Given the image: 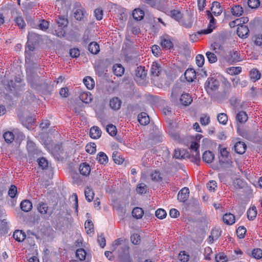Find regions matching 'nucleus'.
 Wrapping results in <instances>:
<instances>
[{"label": "nucleus", "mask_w": 262, "mask_h": 262, "mask_svg": "<svg viewBox=\"0 0 262 262\" xmlns=\"http://www.w3.org/2000/svg\"><path fill=\"white\" fill-rule=\"evenodd\" d=\"M112 157L116 164H121L124 162V159L120 157L119 154L117 151L113 152Z\"/></svg>", "instance_id": "obj_46"}, {"label": "nucleus", "mask_w": 262, "mask_h": 262, "mask_svg": "<svg viewBox=\"0 0 262 262\" xmlns=\"http://www.w3.org/2000/svg\"><path fill=\"white\" fill-rule=\"evenodd\" d=\"M114 74L117 76H122L124 72V69L120 64H116L113 67Z\"/></svg>", "instance_id": "obj_28"}, {"label": "nucleus", "mask_w": 262, "mask_h": 262, "mask_svg": "<svg viewBox=\"0 0 262 262\" xmlns=\"http://www.w3.org/2000/svg\"><path fill=\"white\" fill-rule=\"evenodd\" d=\"M247 217L249 220L253 221L257 215V209L255 206L250 207L247 212Z\"/></svg>", "instance_id": "obj_30"}, {"label": "nucleus", "mask_w": 262, "mask_h": 262, "mask_svg": "<svg viewBox=\"0 0 262 262\" xmlns=\"http://www.w3.org/2000/svg\"><path fill=\"white\" fill-rule=\"evenodd\" d=\"M38 38L37 35L34 33L29 32L28 35V41L27 43V48L28 51H32L34 49V45L35 41L34 39Z\"/></svg>", "instance_id": "obj_7"}, {"label": "nucleus", "mask_w": 262, "mask_h": 262, "mask_svg": "<svg viewBox=\"0 0 262 262\" xmlns=\"http://www.w3.org/2000/svg\"><path fill=\"white\" fill-rule=\"evenodd\" d=\"M243 59V58L241 56L239 51L235 50L230 51L227 55V61L232 64L241 61Z\"/></svg>", "instance_id": "obj_3"}, {"label": "nucleus", "mask_w": 262, "mask_h": 262, "mask_svg": "<svg viewBox=\"0 0 262 262\" xmlns=\"http://www.w3.org/2000/svg\"><path fill=\"white\" fill-rule=\"evenodd\" d=\"M15 21L19 28L24 29L26 27L25 22L21 16L16 17Z\"/></svg>", "instance_id": "obj_58"}, {"label": "nucleus", "mask_w": 262, "mask_h": 262, "mask_svg": "<svg viewBox=\"0 0 262 262\" xmlns=\"http://www.w3.org/2000/svg\"><path fill=\"white\" fill-rule=\"evenodd\" d=\"M13 237L17 242H23L26 238V234L22 230H15L13 233Z\"/></svg>", "instance_id": "obj_24"}, {"label": "nucleus", "mask_w": 262, "mask_h": 262, "mask_svg": "<svg viewBox=\"0 0 262 262\" xmlns=\"http://www.w3.org/2000/svg\"><path fill=\"white\" fill-rule=\"evenodd\" d=\"M37 210L41 214H45L48 210V206L46 203L41 202L38 205Z\"/></svg>", "instance_id": "obj_42"}, {"label": "nucleus", "mask_w": 262, "mask_h": 262, "mask_svg": "<svg viewBox=\"0 0 262 262\" xmlns=\"http://www.w3.org/2000/svg\"><path fill=\"white\" fill-rule=\"evenodd\" d=\"M27 148L29 152H34L36 150V145L33 141L29 140L27 143Z\"/></svg>", "instance_id": "obj_56"}, {"label": "nucleus", "mask_w": 262, "mask_h": 262, "mask_svg": "<svg viewBox=\"0 0 262 262\" xmlns=\"http://www.w3.org/2000/svg\"><path fill=\"white\" fill-rule=\"evenodd\" d=\"M57 23L60 28H64L67 26L68 21L64 16H60L57 19Z\"/></svg>", "instance_id": "obj_49"}, {"label": "nucleus", "mask_w": 262, "mask_h": 262, "mask_svg": "<svg viewBox=\"0 0 262 262\" xmlns=\"http://www.w3.org/2000/svg\"><path fill=\"white\" fill-rule=\"evenodd\" d=\"M161 71V68L160 65L156 62H152L150 68L151 75L155 77L158 76Z\"/></svg>", "instance_id": "obj_17"}, {"label": "nucleus", "mask_w": 262, "mask_h": 262, "mask_svg": "<svg viewBox=\"0 0 262 262\" xmlns=\"http://www.w3.org/2000/svg\"><path fill=\"white\" fill-rule=\"evenodd\" d=\"M252 255L254 258L259 259L262 257V250L259 248L255 249L252 252Z\"/></svg>", "instance_id": "obj_60"}, {"label": "nucleus", "mask_w": 262, "mask_h": 262, "mask_svg": "<svg viewBox=\"0 0 262 262\" xmlns=\"http://www.w3.org/2000/svg\"><path fill=\"white\" fill-rule=\"evenodd\" d=\"M211 11L213 13L220 15L222 13V9L220 4L217 2H214L211 7Z\"/></svg>", "instance_id": "obj_36"}, {"label": "nucleus", "mask_w": 262, "mask_h": 262, "mask_svg": "<svg viewBox=\"0 0 262 262\" xmlns=\"http://www.w3.org/2000/svg\"><path fill=\"white\" fill-rule=\"evenodd\" d=\"M259 5V0H248V5L251 9L257 8Z\"/></svg>", "instance_id": "obj_63"}, {"label": "nucleus", "mask_w": 262, "mask_h": 262, "mask_svg": "<svg viewBox=\"0 0 262 262\" xmlns=\"http://www.w3.org/2000/svg\"><path fill=\"white\" fill-rule=\"evenodd\" d=\"M224 224L227 225H232L235 222V217L233 214L231 213H225L222 218Z\"/></svg>", "instance_id": "obj_8"}, {"label": "nucleus", "mask_w": 262, "mask_h": 262, "mask_svg": "<svg viewBox=\"0 0 262 262\" xmlns=\"http://www.w3.org/2000/svg\"><path fill=\"white\" fill-rule=\"evenodd\" d=\"M96 159L98 163L102 165H106L108 161V158L107 155L102 151L99 152L97 155Z\"/></svg>", "instance_id": "obj_21"}, {"label": "nucleus", "mask_w": 262, "mask_h": 262, "mask_svg": "<svg viewBox=\"0 0 262 262\" xmlns=\"http://www.w3.org/2000/svg\"><path fill=\"white\" fill-rule=\"evenodd\" d=\"M219 86V81L214 77H208L204 84V88L209 95H214Z\"/></svg>", "instance_id": "obj_1"}, {"label": "nucleus", "mask_w": 262, "mask_h": 262, "mask_svg": "<svg viewBox=\"0 0 262 262\" xmlns=\"http://www.w3.org/2000/svg\"><path fill=\"white\" fill-rule=\"evenodd\" d=\"M138 120L141 125H146L149 122V118L146 113L142 112L138 115Z\"/></svg>", "instance_id": "obj_18"}, {"label": "nucleus", "mask_w": 262, "mask_h": 262, "mask_svg": "<svg viewBox=\"0 0 262 262\" xmlns=\"http://www.w3.org/2000/svg\"><path fill=\"white\" fill-rule=\"evenodd\" d=\"M231 12L233 15L236 17H239L242 15L243 14L244 10L241 5H236L232 7Z\"/></svg>", "instance_id": "obj_22"}, {"label": "nucleus", "mask_w": 262, "mask_h": 262, "mask_svg": "<svg viewBox=\"0 0 262 262\" xmlns=\"http://www.w3.org/2000/svg\"><path fill=\"white\" fill-rule=\"evenodd\" d=\"M156 216L160 219H164L167 215L166 212L163 209H158L155 212Z\"/></svg>", "instance_id": "obj_55"}, {"label": "nucleus", "mask_w": 262, "mask_h": 262, "mask_svg": "<svg viewBox=\"0 0 262 262\" xmlns=\"http://www.w3.org/2000/svg\"><path fill=\"white\" fill-rule=\"evenodd\" d=\"M89 51L93 54H97L100 51L99 45L96 42H92L89 45Z\"/></svg>", "instance_id": "obj_26"}, {"label": "nucleus", "mask_w": 262, "mask_h": 262, "mask_svg": "<svg viewBox=\"0 0 262 262\" xmlns=\"http://www.w3.org/2000/svg\"><path fill=\"white\" fill-rule=\"evenodd\" d=\"M160 46L163 50H170L173 47L171 38L168 35L160 37Z\"/></svg>", "instance_id": "obj_5"}, {"label": "nucleus", "mask_w": 262, "mask_h": 262, "mask_svg": "<svg viewBox=\"0 0 262 262\" xmlns=\"http://www.w3.org/2000/svg\"><path fill=\"white\" fill-rule=\"evenodd\" d=\"M204 162L207 163H211L214 159V154L210 151H205L202 156Z\"/></svg>", "instance_id": "obj_20"}, {"label": "nucleus", "mask_w": 262, "mask_h": 262, "mask_svg": "<svg viewBox=\"0 0 262 262\" xmlns=\"http://www.w3.org/2000/svg\"><path fill=\"white\" fill-rule=\"evenodd\" d=\"M79 170L81 174L84 176H88L91 172V169L90 165L84 162L80 164Z\"/></svg>", "instance_id": "obj_11"}, {"label": "nucleus", "mask_w": 262, "mask_h": 262, "mask_svg": "<svg viewBox=\"0 0 262 262\" xmlns=\"http://www.w3.org/2000/svg\"><path fill=\"white\" fill-rule=\"evenodd\" d=\"M122 102L118 97H114L110 101V106L114 110H119L121 105Z\"/></svg>", "instance_id": "obj_16"}, {"label": "nucleus", "mask_w": 262, "mask_h": 262, "mask_svg": "<svg viewBox=\"0 0 262 262\" xmlns=\"http://www.w3.org/2000/svg\"><path fill=\"white\" fill-rule=\"evenodd\" d=\"M249 32L248 27L244 25H241L237 27V34L241 38L246 37Z\"/></svg>", "instance_id": "obj_10"}, {"label": "nucleus", "mask_w": 262, "mask_h": 262, "mask_svg": "<svg viewBox=\"0 0 262 262\" xmlns=\"http://www.w3.org/2000/svg\"><path fill=\"white\" fill-rule=\"evenodd\" d=\"M85 150L90 154H95L96 151V145L94 143L91 142L85 146Z\"/></svg>", "instance_id": "obj_44"}, {"label": "nucleus", "mask_w": 262, "mask_h": 262, "mask_svg": "<svg viewBox=\"0 0 262 262\" xmlns=\"http://www.w3.org/2000/svg\"><path fill=\"white\" fill-rule=\"evenodd\" d=\"M84 195L86 200L90 202L94 199V193L93 190L89 187H87L84 191Z\"/></svg>", "instance_id": "obj_35"}, {"label": "nucleus", "mask_w": 262, "mask_h": 262, "mask_svg": "<svg viewBox=\"0 0 262 262\" xmlns=\"http://www.w3.org/2000/svg\"><path fill=\"white\" fill-rule=\"evenodd\" d=\"M206 15L208 19L209 20V24L207 29L202 30L201 32V34H208L211 33L215 28V19L209 10L206 11Z\"/></svg>", "instance_id": "obj_4"}, {"label": "nucleus", "mask_w": 262, "mask_h": 262, "mask_svg": "<svg viewBox=\"0 0 262 262\" xmlns=\"http://www.w3.org/2000/svg\"><path fill=\"white\" fill-rule=\"evenodd\" d=\"M80 99L84 103H89L93 99L92 94L89 92H82L79 95Z\"/></svg>", "instance_id": "obj_15"}, {"label": "nucleus", "mask_w": 262, "mask_h": 262, "mask_svg": "<svg viewBox=\"0 0 262 262\" xmlns=\"http://www.w3.org/2000/svg\"><path fill=\"white\" fill-rule=\"evenodd\" d=\"M248 116L245 112L240 111L236 116V120L239 123H244L248 120Z\"/></svg>", "instance_id": "obj_29"}, {"label": "nucleus", "mask_w": 262, "mask_h": 262, "mask_svg": "<svg viewBox=\"0 0 262 262\" xmlns=\"http://www.w3.org/2000/svg\"><path fill=\"white\" fill-rule=\"evenodd\" d=\"M106 129L107 132L112 136H115L117 134V130L116 127L112 124L107 125Z\"/></svg>", "instance_id": "obj_47"}, {"label": "nucleus", "mask_w": 262, "mask_h": 262, "mask_svg": "<svg viewBox=\"0 0 262 262\" xmlns=\"http://www.w3.org/2000/svg\"><path fill=\"white\" fill-rule=\"evenodd\" d=\"M76 256L80 260H84L86 257V252L83 248L78 249L76 251Z\"/></svg>", "instance_id": "obj_43"}, {"label": "nucleus", "mask_w": 262, "mask_h": 262, "mask_svg": "<svg viewBox=\"0 0 262 262\" xmlns=\"http://www.w3.org/2000/svg\"><path fill=\"white\" fill-rule=\"evenodd\" d=\"M180 103L184 106H188L192 102L191 96L187 93L183 94L180 99Z\"/></svg>", "instance_id": "obj_12"}, {"label": "nucleus", "mask_w": 262, "mask_h": 262, "mask_svg": "<svg viewBox=\"0 0 262 262\" xmlns=\"http://www.w3.org/2000/svg\"><path fill=\"white\" fill-rule=\"evenodd\" d=\"M216 262H227L228 261V258L223 253H219L215 256Z\"/></svg>", "instance_id": "obj_61"}, {"label": "nucleus", "mask_w": 262, "mask_h": 262, "mask_svg": "<svg viewBox=\"0 0 262 262\" xmlns=\"http://www.w3.org/2000/svg\"><path fill=\"white\" fill-rule=\"evenodd\" d=\"M150 177L152 181L159 182L162 180V176L161 173L157 170L153 171L150 174Z\"/></svg>", "instance_id": "obj_39"}, {"label": "nucleus", "mask_w": 262, "mask_h": 262, "mask_svg": "<svg viewBox=\"0 0 262 262\" xmlns=\"http://www.w3.org/2000/svg\"><path fill=\"white\" fill-rule=\"evenodd\" d=\"M20 207L23 211L28 212L31 210L32 204L30 201L25 200L21 202Z\"/></svg>", "instance_id": "obj_23"}, {"label": "nucleus", "mask_w": 262, "mask_h": 262, "mask_svg": "<svg viewBox=\"0 0 262 262\" xmlns=\"http://www.w3.org/2000/svg\"><path fill=\"white\" fill-rule=\"evenodd\" d=\"M136 191L138 193L143 194L146 192V185L144 183H141L137 185Z\"/></svg>", "instance_id": "obj_54"}, {"label": "nucleus", "mask_w": 262, "mask_h": 262, "mask_svg": "<svg viewBox=\"0 0 262 262\" xmlns=\"http://www.w3.org/2000/svg\"><path fill=\"white\" fill-rule=\"evenodd\" d=\"M5 141L8 143H12L14 140V135L11 132H6L3 135Z\"/></svg>", "instance_id": "obj_37"}, {"label": "nucleus", "mask_w": 262, "mask_h": 262, "mask_svg": "<svg viewBox=\"0 0 262 262\" xmlns=\"http://www.w3.org/2000/svg\"><path fill=\"white\" fill-rule=\"evenodd\" d=\"M151 51L152 54L156 57H159L161 54V50L160 47L158 45H154L151 47Z\"/></svg>", "instance_id": "obj_57"}, {"label": "nucleus", "mask_w": 262, "mask_h": 262, "mask_svg": "<svg viewBox=\"0 0 262 262\" xmlns=\"http://www.w3.org/2000/svg\"><path fill=\"white\" fill-rule=\"evenodd\" d=\"M210 122V117L207 114H203L200 119V122L202 125L206 126Z\"/></svg>", "instance_id": "obj_50"}, {"label": "nucleus", "mask_w": 262, "mask_h": 262, "mask_svg": "<svg viewBox=\"0 0 262 262\" xmlns=\"http://www.w3.org/2000/svg\"><path fill=\"white\" fill-rule=\"evenodd\" d=\"M83 82L88 89L92 90L94 88L95 81L91 77H85L83 79Z\"/></svg>", "instance_id": "obj_25"}, {"label": "nucleus", "mask_w": 262, "mask_h": 262, "mask_svg": "<svg viewBox=\"0 0 262 262\" xmlns=\"http://www.w3.org/2000/svg\"><path fill=\"white\" fill-rule=\"evenodd\" d=\"M101 130L97 126H94L91 128L90 130V136L94 139H97L101 137Z\"/></svg>", "instance_id": "obj_14"}, {"label": "nucleus", "mask_w": 262, "mask_h": 262, "mask_svg": "<svg viewBox=\"0 0 262 262\" xmlns=\"http://www.w3.org/2000/svg\"><path fill=\"white\" fill-rule=\"evenodd\" d=\"M144 214V211L141 208L136 207L132 211L133 216L137 219H141Z\"/></svg>", "instance_id": "obj_32"}, {"label": "nucleus", "mask_w": 262, "mask_h": 262, "mask_svg": "<svg viewBox=\"0 0 262 262\" xmlns=\"http://www.w3.org/2000/svg\"><path fill=\"white\" fill-rule=\"evenodd\" d=\"M241 67H232L227 69V73L231 75H238L242 72Z\"/></svg>", "instance_id": "obj_33"}, {"label": "nucleus", "mask_w": 262, "mask_h": 262, "mask_svg": "<svg viewBox=\"0 0 262 262\" xmlns=\"http://www.w3.org/2000/svg\"><path fill=\"white\" fill-rule=\"evenodd\" d=\"M234 148L237 154L242 155L245 152L247 146L244 142L238 141L235 144Z\"/></svg>", "instance_id": "obj_9"}, {"label": "nucleus", "mask_w": 262, "mask_h": 262, "mask_svg": "<svg viewBox=\"0 0 262 262\" xmlns=\"http://www.w3.org/2000/svg\"><path fill=\"white\" fill-rule=\"evenodd\" d=\"M184 76L188 82H192L196 78V73L193 69H188L184 73Z\"/></svg>", "instance_id": "obj_13"}, {"label": "nucleus", "mask_w": 262, "mask_h": 262, "mask_svg": "<svg viewBox=\"0 0 262 262\" xmlns=\"http://www.w3.org/2000/svg\"><path fill=\"white\" fill-rule=\"evenodd\" d=\"M171 16L178 21H180L182 18L183 14L178 10H172L170 11Z\"/></svg>", "instance_id": "obj_41"}, {"label": "nucleus", "mask_w": 262, "mask_h": 262, "mask_svg": "<svg viewBox=\"0 0 262 262\" xmlns=\"http://www.w3.org/2000/svg\"><path fill=\"white\" fill-rule=\"evenodd\" d=\"M144 16V11L140 8L135 9L133 12V16L137 20H141Z\"/></svg>", "instance_id": "obj_27"}, {"label": "nucleus", "mask_w": 262, "mask_h": 262, "mask_svg": "<svg viewBox=\"0 0 262 262\" xmlns=\"http://www.w3.org/2000/svg\"><path fill=\"white\" fill-rule=\"evenodd\" d=\"M217 118L220 123L223 125L227 124L228 121V117L226 114L220 113L217 115Z\"/></svg>", "instance_id": "obj_48"}, {"label": "nucleus", "mask_w": 262, "mask_h": 262, "mask_svg": "<svg viewBox=\"0 0 262 262\" xmlns=\"http://www.w3.org/2000/svg\"><path fill=\"white\" fill-rule=\"evenodd\" d=\"M147 71L145 70L144 67L139 66L135 71V79L139 84H143L146 79Z\"/></svg>", "instance_id": "obj_2"}, {"label": "nucleus", "mask_w": 262, "mask_h": 262, "mask_svg": "<svg viewBox=\"0 0 262 262\" xmlns=\"http://www.w3.org/2000/svg\"><path fill=\"white\" fill-rule=\"evenodd\" d=\"M189 195V188L186 187H183L178 192L177 199L179 202L184 203L188 199Z\"/></svg>", "instance_id": "obj_6"}, {"label": "nucleus", "mask_w": 262, "mask_h": 262, "mask_svg": "<svg viewBox=\"0 0 262 262\" xmlns=\"http://www.w3.org/2000/svg\"><path fill=\"white\" fill-rule=\"evenodd\" d=\"M130 241L134 245H138L141 242L140 236L137 233H134L130 236Z\"/></svg>", "instance_id": "obj_59"}, {"label": "nucleus", "mask_w": 262, "mask_h": 262, "mask_svg": "<svg viewBox=\"0 0 262 262\" xmlns=\"http://www.w3.org/2000/svg\"><path fill=\"white\" fill-rule=\"evenodd\" d=\"M246 232L247 229L244 226H239L236 231L237 236L239 238L243 239L245 237Z\"/></svg>", "instance_id": "obj_40"}, {"label": "nucleus", "mask_w": 262, "mask_h": 262, "mask_svg": "<svg viewBox=\"0 0 262 262\" xmlns=\"http://www.w3.org/2000/svg\"><path fill=\"white\" fill-rule=\"evenodd\" d=\"M84 226L87 234L92 236L94 234V227L92 221L90 220L86 221Z\"/></svg>", "instance_id": "obj_19"}, {"label": "nucleus", "mask_w": 262, "mask_h": 262, "mask_svg": "<svg viewBox=\"0 0 262 262\" xmlns=\"http://www.w3.org/2000/svg\"><path fill=\"white\" fill-rule=\"evenodd\" d=\"M261 74L256 69H253L250 71V77L251 79L255 82L260 78Z\"/></svg>", "instance_id": "obj_31"}, {"label": "nucleus", "mask_w": 262, "mask_h": 262, "mask_svg": "<svg viewBox=\"0 0 262 262\" xmlns=\"http://www.w3.org/2000/svg\"><path fill=\"white\" fill-rule=\"evenodd\" d=\"M204 56L202 54H198L196 56L195 63L199 67H202L204 64Z\"/></svg>", "instance_id": "obj_52"}, {"label": "nucleus", "mask_w": 262, "mask_h": 262, "mask_svg": "<svg viewBox=\"0 0 262 262\" xmlns=\"http://www.w3.org/2000/svg\"><path fill=\"white\" fill-rule=\"evenodd\" d=\"M179 258L182 262H187L189 260V255L185 251H181L179 255Z\"/></svg>", "instance_id": "obj_62"}, {"label": "nucleus", "mask_w": 262, "mask_h": 262, "mask_svg": "<svg viewBox=\"0 0 262 262\" xmlns=\"http://www.w3.org/2000/svg\"><path fill=\"white\" fill-rule=\"evenodd\" d=\"M17 193V187L14 185H11L8 190V195L11 198H14Z\"/></svg>", "instance_id": "obj_53"}, {"label": "nucleus", "mask_w": 262, "mask_h": 262, "mask_svg": "<svg viewBox=\"0 0 262 262\" xmlns=\"http://www.w3.org/2000/svg\"><path fill=\"white\" fill-rule=\"evenodd\" d=\"M85 11L83 9H77L74 13V16L77 20H81L84 17Z\"/></svg>", "instance_id": "obj_34"}, {"label": "nucleus", "mask_w": 262, "mask_h": 262, "mask_svg": "<svg viewBox=\"0 0 262 262\" xmlns=\"http://www.w3.org/2000/svg\"><path fill=\"white\" fill-rule=\"evenodd\" d=\"M97 242L99 245L102 248H103L106 245V240L102 234L98 235Z\"/></svg>", "instance_id": "obj_64"}, {"label": "nucleus", "mask_w": 262, "mask_h": 262, "mask_svg": "<svg viewBox=\"0 0 262 262\" xmlns=\"http://www.w3.org/2000/svg\"><path fill=\"white\" fill-rule=\"evenodd\" d=\"M38 165L42 169H47L48 167V161L44 157L40 158L37 160Z\"/></svg>", "instance_id": "obj_51"}, {"label": "nucleus", "mask_w": 262, "mask_h": 262, "mask_svg": "<svg viewBox=\"0 0 262 262\" xmlns=\"http://www.w3.org/2000/svg\"><path fill=\"white\" fill-rule=\"evenodd\" d=\"M206 56L210 63H214L217 60V58L216 55L211 52H207L206 53Z\"/></svg>", "instance_id": "obj_45"}, {"label": "nucleus", "mask_w": 262, "mask_h": 262, "mask_svg": "<svg viewBox=\"0 0 262 262\" xmlns=\"http://www.w3.org/2000/svg\"><path fill=\"white\" fill-rule=\"evenodd\" d=\"M191 161L198 165L200 162V156L199 151H193L190 156Z\"/></svg>", "instance_id": "obj_38"}]
</instances>
